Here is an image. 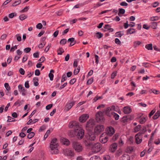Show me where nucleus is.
<instances>
[{
	"instance_id": "36",
	"label": "nucleus",
	"mask_w": 160,
	"mask_h": 160,
	"mask_svg": "<svg viewBox=\"0 0 160 160\" xmlns=\"http://www.w3.org/2000/svg\"><path fill=\"white\" fill-rule=\"evenodd\" d=\"M21 2V0H19L18 1H16L15 2H14V3H13L12 4V6H16L17 5H18L19 4H20Z\"/></svg>"
},
{
	"instance_id": "10",
	"label": "nucleus",
	"mask_w": 160,
	"mask_h": 160,
	"mask_svg": "<svg viewBox=\"0 0 160 160\" xmlns=\"http://www.w3.org/2000/svg\"><path fill=\"white\" fill-rule=\"evenodd\" d=\"M143 114H139L137 117V118H140L139 120V122L141 124L144 123L147 120L148 117L146 116H142Z\"/></svg>"
},
{
	"instance_id": "42",
	"label": "nucleus",
	"mask_w": 160,
	"mask_h": 160,
	"mask_svg": "<svg viewBox=\"0 0 160 160\" xmlns=\"http://www.w3.org/2000/svg\"><path fill=\"white\" fill-rule=\"evenodd\" d=\"M36 27L37 28L40 29L42 28V25L41 23H39L37 25Z\"/></svg>"
},
{
	"instance_id": "3",
	"label": "nucleus",
	"mask_w": 160,
	"mask_h": 160,
	"mask_svg": "<svg viewBox=\"0 0 160 160\" xmlns=\"http://www.w3.org/2000/svg\"><path fill=\"white\" fill-rule=\"evenodd\" d=\"M72 144L73 148L77 152H80L82 151V147L80 142L77 141H73Z\"/></svg>"
},
{
	"instance_id": "16",
	"label": "nucleus",
	"mask_w": 160,
	"mask_h": 160,
	"mask_svg": "<svg viewBox=\"0 0 160 160\" xmlns=\"http://www.w3.org/2000/svg\"><path fill=\"white\" fill-rule=\"evenodd\" d=\"M135 142L137 144L140 143L142 142V135H140V133H138L135 135Z\"/></svg>"
},
{
	"instance_id": "64",
	"label": "nucleus",
	"mask_w": 160,
	"mask_h": 160,
	"mask_svg": "<svg viewBox=\"0 0 160 160\" xmlns=\"http://www.w3.org/2000/svg\"><path fill=\"white\" fill-rule=\"evenodd\" d=\"M52 104H49L46 106V108L47 110H49L52 107Z\"/></svg>"
},
{
	"instance_id": "18",
	"label": "nucleus",
	"mask_w": 160,
	"mask_h": 160,
	"mask_svg": "<svg viewBox=\"0 0 160 160\" xmlns=\"http://www.w3.org/2000/svg\"><path fill=\"white\" fill-rule=\"evenodd\" d=\"M132 111V109L129 106H126L124 107L123 112L125 114H128Z\"/></svg>"
},
{
	"instance_id": "12",
	"label": "nucleus",
	"mask_w": 160,
	"mask_h": 160,
	"mask_svg": "<svg viewBox=\"0 0 160 160\" xmlns=\"http://www.w3.org/2000/svg\"><path fill=\"white\" fill-rule=\"evenodd\" d=\"M75 101H73L70 102H67L65 107L64 109V111L67 112L75 104Z\"/></svg>"
},
{
	"instance_id": "22",
	"label": "nucleus",
	"mask_w": 160,
	"mask_h": 160,
	"mask_svg": "<svg viewBox=\"0 0 160 160\" xmlns=\"http://www.w3.org/2000/svg\"><path fill=\"white\" fill-rule=\"evenodd\" d=\"M111 110V107H108L107 108L106 110L104 112L108 116H110V112Z\"/></svg>"
},
{
	"instance_id": "61",
	"label": "nucleus",
	"mask_w": 160,
	"mask_h": 160,
	"mask_svg": "<svg viewBox=\"0 0 160 160\" xmlns=\"http://www.w3.org/2000/svg\"><path fill=\"white\" fill-rule=\"evenodd\" d=\"M25 86L26 88H28L29 87V82L28 81H26L25 83Z\"/></svg>"
},
{
	"instance_id": "19",
	"label": "nucleus",
	"mask_w": 160,
	"mask_h": 160,
	"mask_svg": "<svg viewBox=\"0 0 160 160\" xmlns=\"http://www.w3.org/2000/svg\"><path fill=\"white\" fill-rule=\"evenodd\" d=\"M119 160H130V157L128 154H125L120 158Z\"/></svg>"
},
{
	"instance_id": "57",
	"label": "nucleus",
	"mask_w": 160,
	"mask_h": 160,
	"mask_svg": "<svg viewBox=\"0 0 160 160\" xmlns=\"http://www.w3.org/2000/svg\"><path fill=\"white\" fill-rule=\"evenodd\" d=\"M35 74L36 76H39L40 74V71L38 69H37L35 71Z\"/></svg>"
},
{
	"instance_id": "27",
	"label": "nucleus",
	"mask_w": 160,
	"mask_h": 160,
	"mask_svg": "<svg viewBox=\"0 0 160 160\" xmlns=\"http://www.w3.org/2000/svg\"><path fill=\"white\" fill-rule=\"evenodd\" d=\"M145 48L148 50H152V44L150 43L146 45Z\"/></svg>"
},
{
	"instance_id": "34",
	"label": "nucleus",
	"mask_w": 160,
	"mask_h": 160,
	"mask_svg": "<svg viewBox=\"0 0 160 160\" xmlns=\"http://www.w3.org/2000/svg\"><path fill=\"white\" fill-rule=\"evenodd\" d=\"M19 18L21 20H23L25 19L27 17V16L24 14L21 15L19 17Z\"/></svg>"
},
{
	"instance_id": "26",
	"label": "nucleus",
	"mask_w": 160,
	"mask_h": 160,
	"mask_svg": "<svg viewBox=\"0 0 160 160\" xmlns=\"http://www.w3.org/2000/svg\"><path fill=\"white\" fill-rule=\"evenodd\" d=\"M151 26L153 29H156L157 26V23L156 22H152L151 23Z\"/></svg>"
},
{
	"instance_id": "5",
	"label": "nucleus",
	"mask_w": 160,
	"mask_h": 160,
	"mask_svg": "<svg viewBox=\"0 0 160 160\" xmlns=\"http://www.w3.org/2000/svg\"><path fill=\"white\" fill-rule=\"evenodd\" d=\"M95 124L94 120L93 119H90L87 122L86 125V128L87 130H91Z\"/></svg>"
},
{
	"instance_id": "1",
	"label": "nucleus",
	"mask_w": 160,
	"mask_h": 160,
	"mask_svg": "<svg viewBox=\"0 0 160 160\" xmlns=\"http://www.w3.org/2000/svg\"><path fill=\"white\" fill-rule=\"evenodd\" d=\"M58 141L56 138L53 139L50 144V152L52 154H57L59 153V151L58 149Z\"/></svg>"
},
{
	"instance_id": "56",
	"label": "nucleus",
	"mask_w": 160,
	"mask_h": 160,
	"mask_svg": "<svg viewBox=\"0 0 160 160\" xmlns=\"http://www.w3.org/2000/svg\"><path fill=\"white\" fill-rule=\"evenodd\" d=\"M19 71V72H20V73L21 74H22V75H23L24 74L25 71L23 68H21L20 69Z\"/></svg>"
},
{
	"instance_id": "41",
	"label": "nucleus",
	"mask_w": 160,
	"mask_h": 160,
	"mask_svg": "<svg viewBox=\"0 0 160 160\" xmlns=\"http://www.w3.org/2000/svg\"><path fill=\"white\" fill-rule=\"evenodd\" d=\"M67 79V77L66 76V75L65 74H64L62 75V79L61 80V82H63L65 81Z\"/></svg>"
},
{
	"instance_id": "54",
	"label": "nucleus",
	"mask_w": 160,
	"mask_h": 160,
	"mask_svg": "<svg viewBox=\"0 0 160 160\" xmlns=\"http://www.w3.org/2000/svg\"><path fill=\"white\" fill-rule=\"evenodd\" d=\"M39 52H36L34 53L33 54V57L35 58H38L39 57Z\"/></svg>"
},
{
	"instance_id": "59",
	"label": "nucleus",
	"mask_w": 160,
	"mask_h": 160,
	"mask_svg": "<svg viewBox=\"0 0 160 160\" xmlns=\"http://www.w3.org/2000/svg\"><path fill=\"white\" fill-rule=\"evenodd\" d=\"M141 43V42L139 41H135L134 42V46L136 47L137 45H139Z\"/></svg>"
},
{
	"instance_id": "2",
	"label": "nucleus",
	"mask_w": 160,
	"mask_h": 160,
	"mask_svg": "<svg viewBox=\"0 0 160 160\" xmlns=\"http://www.w3.org/2000/svg\"><path fill=\"white\" fill-rule=\"evenodd\" d=\"M96 138L95 135L93 134H87L86 135V138L84 141L85 145L88 147L92 146V141H94Z\"/></svg>"
},
{
	"instance_id": "9",
	"label": "nucleus",
	"mask_w": 160,
	"mask_h": 160,
	"mask_svg": "<svg viewBox=\"0 0 160 160\" xmlns=\"http://www.w3.org/2000/svg\"><path fill=\"white\" fill-rule=\"evenodd\" d=\"M96 119L98 122H102L103 119V114L102 112L99 111L96 114Z\"/></svg>"
},
{
	"instance_id": "44",
	"label": "nucleus",
	"mask_w": 160,
	"mask_h": 160,
	"mask_svg": "<svg viewBox=\"0 0 160 160\" xmlns=\"http://www.w3.org/2000/svg\"><path fill=\"white\" fill-rule=\"evenodd\" d=\"M27 90L25 89V88L22 90H21L20 92H22V94L23 96H25L26 95V92Z\"/></svg>"
},
{
	"instance_id": "38",
	"label": "nucleus",
	"mask_w": 160,
	"mask_h": 160,
	"mask_svg": "<svg viewBox=\"0 0 160 160\" xmlns=\"http://www.w3.org/2000/svg\"><path fill=\"white\" fill-rule=\"evenodd\" d=\"M90 160H100V158L98 156H95L91 158Z\"/></svg>"
},
{
	"instance_id": "48",
	"label": "nucleus",
	"mask_w": 160,
	"mask_h": 160,
	"mask_svg": "<svg viewBox=\"0 0 160 160\" xmlns=\"http://www.w3.org/2000/svg\"><path fill=\"white\" fill-rule=\"evenodd\" d=\"M115 42L116 44L118 45H120L121 44V42L119 39L118 38H116L115 39Z\"/></svg>"
},
{
	"instance_id": "29",
	"label": "nucleus",
	"mask_w": 160,
	"mask_h": 160,
	"mask_svg": "<svg viewBox=\"0 0 160 160\" xmlns=\"http://www.w3.org/2000/svg\"><path fill=\"white\" fill-rule=\"evenodd\" d=\"M141 128V125H139L135 127L134 129V132H138L140 130Z\"/></svg>"
},
{
	"instance_id": "32",
	"label": "nucleus",
	"mask_w": 160,
	"mask_h": 160,
	"mask_svg": "<svg viewBox=\"0 0 160 160\" xmlns=\"http://www.w3.org/2000/svg\"><path fill=\"white\" fill-rule=\"evenodd\" d=\"M146 128L145 127H143L140 132L138 133H140V135H142L146 131Z\"/></svg>"
},
{
	"instance_id": "33",
	"label": "nucleus",
	"mask_w": 160,
	"mask_h": 160,
	"mask_svg": "<svg viewBox=\"0 0 160 160\" xmlns=\"http://www.w3.org/2000/svg\"><path fill=\"white\" fill-rule=\"evenodd\" d=\"M80 68L78 67L77 68H75L74 70L73 73L75 75H77L79 72Z\"/></svg>"
},
{
	"instance_id": "51",
	"label": "nucleus",
	"mask_w": 160,
	"mask_h": 160,
	"mask_svg": "<svg viewBox=\"0 0 160 160\" xmlns=\"http://www.w3.org/2000/svg\"><path fill=\"white\" fill-rule=\"evenodd\" d=\"M117 73V71L113 72L111 75V78L113 79L116 76Z\"/></svg>"
},
{
	"instance_id": "30",
	"label": "nucleus",
	"mask_w": 160,
	"mask_h": 160,
	"mask_svg": "<svg viewBox=\"0 0 160 160\" xmlns=\"http://www.w3.org/2000/svg\"><path fill=\"white\" fill-rule=\"evenodd\" d=\"M58 54L59 55H62L64 52L63 49L62 48H59L58 50Z\"/></svg>"
},
{
	"instance_id": "53",
	"label": "nucleus",
	"mask_w": 160,
	"mask_h": 160,
	"mask_svg": "<svg viewBox=\"0 0 160 160\" xmlns=\"http://www.w3.org/2000/svg\"><path fill=\"white\" fill-rule=\"evenodd\" d=\"M21 104V102L19 100H18L14 104V106H16L17 105H18L19 106H20Z\"/></svg>"
},
{
	"instance_id": "14",
	"label": "nucleus",
	"mask_w": 160,
	"mask_h": 160,
	"mask_svg": "<svg viewBox=\"0 0 160 160\" xmlns=\"http://www.w3.org/2000/svg\"><path fill=\"white\" fill-rule=\"evenodd\" d=\"M115 130L114 128L111 126L108 127L107 128L106 133L108 136H112L114 133Z\"/></svg>"
},
{
	"instance_id": "39",
	"label": "nucleus",
	"mask_w": 160,
	"mask_h": 160,
	"mask_svg": "<svg viewBox=\"0 0 160 160\" xmlns=\"http://www.w3.org/2000/svg\"><path fill=\"white\" fill-rule=\"evenodd\" d=\"M112 114H113L115 120H117L119 119V116L118 114L115 113H114L113 114L112 113Z\"/></svg>"
},
{
	"instance_id": "6",
	"label": "nucleus",
	"mask_w": 160,
	"mask_h": 160,
	"mask_svg": "<svg viewBox=\"0 0 160 160\" xmlns=\"http://www.w3.org/2000/svg\"><path fill=\"white\" fill-rule=\"evenodd\" d=\"M104 130V127L102 125H98L96 126L94 129V132L96 134H98Z\"/></svg>"
},
{
	"instance_id": "7",
	"label": "nucleus",
	"mask_w": 160,
	"mask_h": 160,
	"mask_svg": "<svg viewBox=\"0 0 160 160\" xmlns=\"http://www.w3.org/2000/svg\"><path fill=\"white\" fill-rule=\"evenodd\" d=\"M108 136L105 133H103L102 134L99 138L101 143L104 144L107 142L108 140Z\"/></svg>"
},
{
	"instance_id": "43",
	"label": "nucleus",
	"mask_w": 160,
	"mask_h": 160,
	"mask_svg": "<svg viewBox=\"0 0 160 160\" xmlns=\"http://www.w3.org/2000/svg\"><path fill=\"white\" fill-rule=\"evenodd\" d=\"M15 37H17V39L18 42H20L21 40V37L20 36V34H17L15 35Z\"/></svg>"
},
{
	"instance_id": "25",
	"label": "nucleus",
	"mask_w": 160,
	"mask_h": 160,
	"mask_svg": "<svg viewBox=\"0 0 160 160\" xmlns=\"http://www.w3.org/2000/svg\"><path fill=\"white\" fill-rule=\"evenodd\" d=\"M159 18L158 16H154L150 17L149 20L151 21H157L159 20Z\"/></svg>"
},
{
	"instance_id": "15",
	"label": "nucleus",
	"mask_w": 160,
	"mask_h": 160,
	"mask_svg": "<svg viewBox=\"0 0 160 160\" xmlns=\"http://www.w3.org/2000/svg\"><path fill=\"white\" fill-rule=\"evenodd\" d=\"M118 145L116 143L112 144L109 147V151L110 152H114L117 148Z\"/></svg>"
},
{
	"instance_id": "58",
	"label": "nucleus",
	"mask_w": 160,
	"mask_h": 160,
	"mask_svg": "<svg viewBox=\"0 0 160 160\" xmlns=\"http://www.w3.org/2000/svg\"><path fill=\"white\" fill-rule=\"evenodd\" d=\"M48 76L50 78V79L51 81H52L53 80V75L52 73L50 72L48 75Z\"/></svg>"
},
{
	"instance_id": "31",
	"label": "nucleus",
	"mask_w": 160,
	"mask_h": 160,
	"mask_svg": "<svg viewBox=\"0 0 160 160\" xmlns=\"http://www.w3.org/2000/svg\"><path fill=\"white\" fill-rule=\"evenodd\" d=\"M35 135L34 132H31L30 133H29L28 135L27 138L28 139H31L33 137H34V136Z\"/></svg>"
},
{
	"instance_id": "23",
	"label": "nucleus",
	"mask_w": 160,
	"mask_h": 160,
	"mask_svg": "<svg viewBox=\"0 0 160 160\" xmlns=\"http://www.w3.org/2000/svg\"><path fill=\"white\" fill-rule=\"evenodd\" d=\"M127 34H130L134 33L136 32L135 29L133 28H129L127 30Z\"/></svg>"
},
{
	"instance_id": "47",
	"label": "nucleus",
	"mask_w": 160,
	"mask_h": 160,
	"mask_svg": "<svg viewBox=\"0 0 160 160\" xmlns=\"http://www.w3.org/2000/svg\"><path fill=\"white\" fill-rule=\"evenodd\" d=\"M76 81V79L75 78H73L70 80L69 82V83L71 85H72Z\"/></svg>"
},
{
	"instance_id": "55",
	"label": "nucleus",
	"mask_w": 160,
	"mask_h": 160,
	"mask_svg": "<svg viewBox=\"0 0 160 160\" xmlns=\"http://www.w3.org/2000/svg\"><path fill=\"white\" fill-rule=\"evenodd\" d=\"M104 160H110L111 157L109 155L105 156L103 158Z\"/></svg>"
},
{
	"instance_id": "35",
	"label": "nucleus",
	"mask_w": 160,
	"mask_h": 160,
	"mask_svg": "<svg viewBox=\"0 0 160 160\" xmlns=\"http://www.w3.org/2000/svg\"><path fill=\"white\" fill-rule=\"evenodd\" d=\"M121 31H119L115 33V35L116 37H121V36L123 35V33H121Z\"/></svg>"
},
{
	"instance_id": "20",
	"label": "nucleus",
	"mask_w": 160,
	"mask_h": 160,
	"mask_svg": "<svg viewBox=\"0 0 160 160\" xmlns=\"http://www.w3.org/2000/svg\"><path fill=\"white\" fill-rule=\"evenodd\" d=\"M65 154H66L67 156H74V153L71 150H68L66 151Z\"/></svg>"
},
{
	"instance_id": "45",
	"label": "nucleus",
	"mask_w": 160,
	"mask_h": 160,
	"mask_svg": "<svg viewBox=\"0 0 160 160\" xmlns=\"http://www.w3.org/2000/svg\"><path fill=\"white\" fill-rule=\"evenodd\" d=\"M66 42V39H62L60 41V43L61 44L64 45Z\"/></svg>"
},
{
	"instance_id": "24",
	"label": "nucleus",
	"mask_w": 160,
	"mask_h": 160,
	"mask_svg": "<svg viewBox=\"0 0 160 160\" xmlns=\"http://www.w3.org/2000/svg\"><path fill=\"white\" fill-rule=\"evenodd\" d=\"M160 116V111H158L153 116L152 118L153 119H156Z\"/></svg>"
},
{
	"instance_id": "37",
	"label": "nucleus",
	"mask_w": 160,
	"mask_h": 160,
	"mask_svg": "<svg viewBox=\"0 0 160 160\" xmlns=\"http://www.w3.org/2000/svg\"><path fill=\"white\" fill-rule=\"evenodd\" d=\"M4 86H5V88H6V89L8 91L10 90L11 89V88H10V87L9 86L8 83H5L4 84Z\"/></svg>"
},
{
	"instance_id": "4",
	"label": "nucleus",
	"mask_w": 160,
	"mask_h": 160,
	"mask_svg": "<svg viewBox=\"0 0 160 160\" xmlns=\"http://www.w3.org/2000/svg\"><path fill=\"white\" fill-rule=\"evenodd\" d=\"M74 132L76 133L75 134L77 138L79 139H82L84 136V130L81 127L79 128H77V129H75Z\"/></svg>"
},
{
	"instance_id": "60",
	"label": "nucleus",
	"mask_w": 160,
	"mask_h": 160,
	"mask_svg": "<svg viewBox=\"0 0 160 160\" xmlns=\"http://www.w3.org/2000/svg\"><path fill=\"white\" fill-rule=\"evenodd\" d=\"M122 153V151L120 149L118 150L116 153V155L117 156H119Z\"/></svg>"
},
{
	"instance_id": "40",
	"label": "nucleus",
	"mask_w": 160,
	"mask_h": 160,
	"mask_svg": "<svg viewBox=\"0 0 160 160\" xmlns=\"http://www.w3.org/2000/svg\"><path fill=\"white\" fill-rule=\"evenodd\" d=\"M127 151L128 152H131L133 151V148L131 147H128L127 148Z\"/></svg>"
},
{
	"instance_id": "11",
	"label": "nucleus",
	"mask_w": 160,
	"mask_h": 160,
	"mask_svg": "<svg viewBox=\"0 0 160 160\" xmlns=\"http://www.w3.org/2000/svg\"><path fill=\"white\" fill-rule=\"evenodd\" d=\"M89 116L88 114H84L81 115L79 118V122L82 123L84 122L87 120L89 118Z\"/></svg>"
},
{
	"instance_id": "17",
	"label": "nucleus",
	"mask_w": 160,
	"mask_h": 160,
	"mask_svg": "<svg viewBox=\"0 0 160 160\" xmlns=\"http://www.w3.org/2000/svg\"><path fill=\"white\" fill-rule=\"evenodd\" d=\"M61 142L62 144L66 146H68L70 145V142L67 139L65 138H62L61 139Z\"/></svg>"
},
{
	"instance_id": "46",
	"label": "nucleus",
	"mask_w": 160,
	"mask_h": 160,
	"mask_svg": "<svg viewBox=\"0 0 160 160\" xmlns=\"http://www.w3.org/2000/svg\"><path fill=\"white\" fill-rule=\"evenodd\" d=\"M93 82V79L92 78H90L88 81H87V83L88 84H91Z\"/></svg>"
},
{
	"instance_id": "52",
	"label": "nucleus",
	"mask_w": 160,
	"mask_h": 160,
	"mask_svg": "<svg viewBox=\"0 0 160 160\" xmlns=\"http://www.w3.org/2000/svg\"><path fill=\"white\" fill-rule=\"evenodd\" d=\"M119 12L121 14H123L125 12V10L123 8H119Z\"/></svg>"
},
{
	"instance_id": "63",
	"label": "nucleus",
	"mask_w": 160,
	"mask_h": 160,
	"mask_svg": "<svg viewBox=\"0 0 160 160\" xmlns=\"http://www.w3.org/2000/svg\"><path fill=\"white\" fill-rule=\"evenodd\" d=\"M51 47V44H49L48 45L47 47H46L45 48V50H44V51L45 52H47L48 51V50H49V48H50Z\"/></svg>"
},
{
	"instance_id": "8",
	"label": "nucleus",
	"mask_w": 160,
	"mask_h": 160,
	"mask_svg": "<svg viewBox=\"0 0 160 160\" xmlns=\"http://www.w3.org/2000/svg\"><path fill=\"white\" fill-rule=\"evenodd\" d=\"M68 127L70 128H72L75 129H77V128H80L79 126V123L76 121H74L70 122L68 124Z\"/></svg>"
},
{
	"instance_id": "62",
	"label": "nucleus",
	"mask_w": 160,
	"mask_h": 160,
	"mask_svg": "<svg viewBox=\"0 0 160 160\" xmlns=\"http://www.w3.org/2000/svg\"><path fill=\"white\" fill-rule=\"evenodd\" d=\"M45 60V57L43 56L39 60V61L41 62V63L43 62Z\"/></svg>"
},
{
	"instance_id": "49",
	"label": "nucleus",
	"mask_w": 160,
	"mask_h": 160,
	"mask_svg": "<svg viewBox=\"0 0 160 160\" xmlns=\"http://www.w3.org/2000/svg\"><path fill=\"white\" fill-rule=\"evenodd\" d=\"M28 6H26L22 10L21 12H27L28 10Z\"/></svg>"
},
{
	"instance_id": "21",
	"label": "nucleus",
	"mask_w": 160,
	"mask_h": 160,
	"mask_svg": "<svg viewBox=\"0 0 160 160\" xmlns=\"http://www.w3.org/2000/svg\"><path fill=\"white\" fill-rule=\"evenodd\" d=\"M68 42H71L70 44L69 45L70 47L72 46L73 45H74L75 44L76 42V41H75L74 40V38H69L68 40Z\"/></svg>"
},
{
	"instance_id": "50",
	"label": "nucleus",
	"mask_w": 160,
	"mask_h": 160,
	"mask_svg": "<svg viewBox=\"0 0 160 160\" xmlns=\"http://www.w3.org/2000/svg\"><path fill=\"white\" fill-rule=\"evenodd\" d=\"M24 50L26 53H27L30 52L31 48H26L24 49Z\"/></svg>"
},
{
	"instance_id": "13",
	"label": "nucleus",
	"mask_w": 160,
	"mask_h": 160,
	"mask_svg": "<svg viewBox=\"0 0 160 160\" xmlns=\"http://www.w3.org/2000/svg\"><path fill=\"white\" fill-rule=\"evenodd\" d=\"M90 147H92V150L95 152H98L101 149L100 145L99 143H95L93 145L92 144Z\"/></svg>"
},
{
	"instance_id": "28",
	"label": "nucleus",
	"mask_w": 160,
	"mask_h": 160,
	"mask_svg": "<svg viewBox=\"0 0 160 160\" xmlns=\"http://www.w3.org/2000/svg\"><path fill=\"white\" fill-rule=\"evenodd\" d=\"M95 36L97 38L100 39L103 37V35L101 32H98L95 33Z\"/></svg>"
}]
</instances>
